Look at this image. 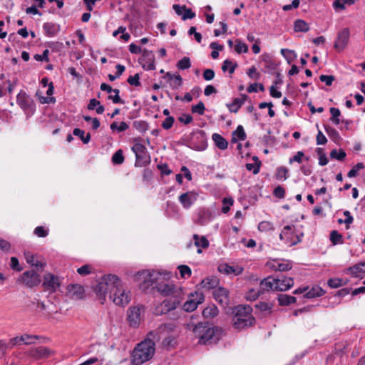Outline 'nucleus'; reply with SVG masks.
Here are the masks:
<instances>
[{
	"instance_id": "nucleus-48",
	"label": "nucleus",
	"mask_w": 365,
	"mask_h": 365,
	"mask_svg": "<svg viewBox=\"0 0 365 365\" xmlns=\"http://www.w3.org/2000/svg\"><path fill=\"white\" fill-rule=\"evenodd\" d=\"M288 173L289 170L287 168L283 166L279 167L277 170L276 178L277 179L286 180L288 178Z\"/></svg>"
},
{
	"instance_id": "nucleus-36",
	"label": "nucleus",
	"mask_w": 365,
	"mask_h": 365,
	"mask_svg": "<svg viewBox=\"0 0 365 365\" xmlns=\"http://www.w3.org/2000/svg\"><path fill=\"white\" fill-rule=\"evenodd\" d=\"M349 270L353 276L357 277L359 273L365 272V262L349 267Z\"/></svg>"
},
{
	"instance_id": "nucleus-33",
	"label": "nucleus",
	"mask_w": 365,
	"mask_h": 365,
	"mask_svg": "<svg viewBox=\"0 0 365 365\" xmlns=\"http://www.w3.org/2000/svg\"><path fill=\"white\" fill-rule=\"evenodd\" d=\"M281 53L286 58L289 64H290L297 58V54L293 50L282 48L281 49Z\"/></svg>"
},
{
	"instance_id": "nucleus-39",
	"label": "nucleus",
	"mask_w": 365,
	"mask_h": 365,
	"mask_svg": "<svg viewBox=\"0 0 365 365\" xmlns=\"http://www.w3.org/2000/svg\"><path fill=\"white\" fill-rule=\"evenodd\" d=\"M330 240L334 245L343 242V236L336 230H333L330 233Z\"/></svg>"
},
{
	"instance_id": "nucleus-5",
	"label": "nucleus",
	"mask_w": 365,
	"mask_h": 365,
	"mask_svg": "<svg viewBox=\"0 0 365 365\" xmlns=\"http://www.w3.org/2000/svg\"><path fill=\"white\" fill-rule=\"evenodd\" d=\"M184 299L183 291H178L175 297L165 299L155 309L156 315H162L175 309Z\"/></svg>"
},
{
	"instance_id": "nucleus-55",
	"label": "nucleus",
	"mask_w": 365,
	"mask_h": 365,
	"mask_svg": "<svg viewBox=\"0 0 365 365\" xmlns=\"http://www.w3.org/2000/svg\"><path fill=\"white\" fill-rule=\"evenodd\" d=\"M255 308L260 312L269 313L272 305L266 302H259L255 305Z\"/></svg>"
},
{
	"instance_id": "nucleus-50",
	"label": "nucleus",
	"mask_w": 365,
	"mask_h": 365,
	"mask_svg": "<svg viewBox=\"0 0 365 365\" xmlns=\"http://www.w3.org/2000/svg\"><path fill=\"white\" fill-rule=\"evenodd\" d=\"M232 135L240 140H245L246 138V133L242 125H240L237 126V129L232 133Z\"/></svg>"
},
{
	"instance_id": "nucleus-8",
	"label": "nucleus",
	"mask_w": 365,
	"mask_h": 365,
	"mask_svg": "<svg viewBox=\"0 0 365 365\" xmlns=\"http://www.w3.org/2000/svg\"><path fill=\"white\" fill-rule=\"evenodd\" d=\"M204 295L200 292L191 293L190 299H187L183 304V309L186 312H190L196 309L198 304L204 302Z\"/></svg>"
},
{
	"instance_id": "nucleus-38",
	"label": "nucleus",
	"mask_w": 365,
	"mask_h": 365,
	"mask_svg": "<svg viewBox=\"0 0 365 365\" xmlns=\"http://www.w3.org/2000/svg\"><path fill=\"white\" fill-rule=\"evenodd\" d=\"M346 153L344 150L339 149L337 150L336 149H334L330 153V158L332 159H336L339 161H342L346 158Z\"/></svg>"
},
{
	"instance_id": "nucleus-27",
	"label": "nucleus",
	"mask_w": 365,
	"mask_h": 365,
	"mask_svg": "<svg viewBox=\"0 0 365 365\" xmlns=\"http://www.w3.org/2000/svg\"><path fill=\"white\" fill-rule=\"evenodd\" d=\"M26 259L27 263L30 264L31 266L36 267L38 269L42 270L46 265V263L38 261L35 256L30 253L26 254Z\"/></svg>"
},
{
	"instance_id": "nucleus-51",
	"label": "nucleus",
	"mask_w": 365,
	"mask_h": 365,
	"mask_svg": "<svg viewBox=\"0 0 365 365\" xmlns=\"http://www.w3.org/2000/svg\"><path fill=\"white\" fill-rule=\"evenodd\" d=\"M364 168V165L362 163H358L349 171L347 176L349 178L356 177L358 175V171Z\"/></svg>"
},
{
	"instance_id": "nucleus-44",
	"label": "nucleus",
	"mask_w": 365,
	"mask_h": 365,
	"mask_svg": "<svg viewBox=\"0 0 365 365\" xmlns=\"http://www.w3.org/2000/svg\"><path fill=\"white\" fill-rule=\"evenodd\" d=\"M110 128L113 131L117 130L118 132H123L129 128V126L127 124V123L122 121L119 125L116 122L112 123L110 124Z\"/></svg>"
},
{
	"instance_id": "nucleus-30",
	"label": "nucleus",
	"mask_w": 365,
	"mask_h": 365,
	"mask_svg": "<svg viewBox=\"0 0 365 365\" xmlns=\"http://www.w3.org/2000/svg\"><path fill=\"white\" fill-rule=\"evenodd\" d=\"M140 277L143 279V282L146 285H149L150 282L153 283L156 278L155 277V272H150L148 271H143V272L138 273Z\"/></svg>"
},
{
	"instance_id": "nucleus-45",
	"label": "nucleus",
	"mask_w": 365,
	"mask_h": 365,
	"mask_svg": "<svg viewBox=\"0 0 365 365\" xmlns=\"http://www.w3.org/2000/svg\"><path fill=\"white\" fill-rule=\"evenodd\" d=\"M217 314H218V309L215 306L207 307L202 312L203 316L206 318L214 317L217 316Z\"/></svg>"
},
{
	"instance_id": "nucleus-2",
	"label": "nucleus",
	"mask_w": 365,
	"mask_h": 365,
	"mask_svg": "<svg viewBox=\"0 0 365 365\" xmlns=\"http://www.w3.org/2000/svg\"><path fill=\"white\" fill-rule=\"evenodd\" d=\"M149 336L134 349L132 354L133 365H141L150 360L155 353L154 339Z\"/></svg>"
},
{
	"instance_id": "nucleus-46",
	"label": "nucleus",
	"mask_w": 365,
	"mask_h": 365,
	"mask_svg": "<svg viewBox=\"0 0 365 365\" xmlns=\"http://www.w3.org/2000/svg\"><path fill=\"white\" fill-rule=\"evenodd\" d=\"M242 105V101H240V99L236 98L232 103L227 104V106L231 113H237Z\"/></svg>"
},
{
	"instance_id": "nucleus-19",
	"label": "nucleus",
	"mask_w": 365,
	"mask_h": 365,
	"mask_svg": "<svg viewBox=\"0 0 365 365\" xmlns=\"http://www.w3.org/2000/svg\"><path fill=\"white\" fill-rule=\"evenodd\" d=\"M143 307H130L128 311V321L130 326L136 327L140 322V313Z\"/></svg>"
},
{
	"instance_id": "nucleus-58",
	"label": "nucleus",
	"mask_w": 365,
	"mask_h": 365,
	"mask_svg": "<svg viewBox=\"0 0 365 365\" xmlns=\"http://www.w3.org/2000/svg\"><path fill=\"white\" fill-rule=\"evenodd\" d=\"M139 79H140L139 74L136 73L134 76H129L127 81L131 86H140V82Z\"/></svg>"
},
{
	"instance_id": "nucleus-15",
	"label": "nucleus",
	"mask_w": 365,
	"mask_h": 365,
	"mask_svg": "<svg viewBox=\"0 0 365 365\" xmlns=\"http://www.w3.org/2000/svg\"><path fill=\"white\" fill-rule=\"evenodd\" d=\"M22 282L28 287L38 285L40 282V276L34 271L25 272L21 277Z\"/></svg>"
},
{
	"instance_id": "nucleus-23",
	"label": "nucleus",
	"mask_w": 365,
	"mask_h": 365,
	"mask_svg": "<svg viewBox=\"0 0 365 365\" xmlns=\"http://www.w3.org/2000/svg\"><path fill=\"white\" fill-rule=\"evenodd\" d=\"M350 31L348 28L341 29L337 36L336 41L334 46H343L349 43Z\"/></svg>"
},
{
	"instance_id": "nucleus-9",
	"label": "nucleus",
	"mask_w": 365,
	"mask_h": 365,
	"mask_svg": "<svg viewBox=\"0 0 365 365\" xmlns=\"http://www.w3.org/2000/svg\"><path fill=\"white\" fill-rule=\"evenodd\" d=\"M103 278L104 282H107L106 287L110 295H113L112 294L116 291H120L122 283L117 275L109 274L104 275Z\"/></svg>"
},
{
	"instance_id": "nucleus-40",
	"label": "nucleus",
	"mask_w": 365,
	"mask_h": 365,
	"mask_svg": "<svg viewBox=\"0 0 365 365\" xmlns=\"http://www.w3.org/2000/svg\"><path fill=\"white\" fill-rule=\"evenodd\" d=\"M217 284V280L215 278L210 279V278H206L203 279L201 282V285L203 288L207 289H211L215 288V287Z\"/></svg>"
},
{
	"instance_id": "nucleus-53",
	"label": "nucleus",
	"mask_w": 365,
	"mask_h": 365,
	"mask_svg": "<svg viewBox=\"0 0 365 365\" xmlns=\"http://www.w3.org/2000/svg\"><path fill=\"white\" fill-rule=\"evenodd\" d=\"M178 67L180 69H187L191 66L190 61L188 57H183L181 60L178 62Z\"/></svg>"
},
{
	"instance_id": "nucleus-29",
	"label": "nucleus",
	"mask_w": 365,
	"mask_h": 365,
	"mask_svg": "<svg viewBox=\"0 0 365 365\" xmlns=\"http://www.w3.org/2000/svg\"><path fill=\"white\" fill-rule=\"evenodd\" d=\"M193 240L195 245L197 247L205 249L209 247V241L205 236L200 237L198 235L195 234L193 235Z\"/></svg>"
},
{
	"instance_id": "nucleus-18",
	"label": "nucleus",
	"mask_w": 365,
	"mask_h": 365,
	"mask_svg": "<svg viewBox=\"0 0 365 365\" xmlns=\"http://www.w3.org/2000/svg\"><path fill=\"white\" fill-rule=\"evenodd\" d=\"M177 325L174 322L165 323L159 326L156 331H150L149 336H152L153 339H160L159 334H168L175 331Z\"/></svg>"
},
{
	"instance_id": "nucleus-37",
	"label": "nucleus",
	"mask_w": 365,
	"mask_h": 365,
	"mask_svg": "<svg viewBox=\"0 0 365 365\" xmlns=\"http://www.w3.org/2000/svg\"><path fill=\"white\" fill-rule=\"evenodd\" d=\"M294 29L297 32H305L309 30V26L304 21L299 19L294 22Z\"/></svg>"
},
{
	"instance_id": "nucleus-52",
	"label": "nucleus",
	"mask_w": 365,
	"mask_h": 365,
	"mask_svg": "<svg viewBox=\"0 0 365 365\" xmlns=\"http://www.w3.org/2000/svg\"><path fill=\"white\" fill-rule=\"evenodd\" d=\"M258 229L260 232H267L269 230H273L274 227L272 223L268 221H262L259 224Z\"/></svg>"
},
{
	"instance_id": "nucleus-10",
	"label": "nucleus",
	"mask_w": 365,
	"mask_h": 365,
	"mask_svg": "<svg viewBox=\"0 0 365 365\" xmlns=\"http://www.w3.org/2000/svg\"><path fill=\"white\" fill-rule=\"evenodd\" d=\"M212 295L215 301L223 308L229 305L230 300L229 291L227 289L219 287L214 289Z\"/></svg>"
},
{
	"instance_id": "nucleus-54",
	"label": "nucleus",
	"mask_w": 365,
	"mask_h": 365,
	"mask_svg": "<svg viewBox=\"0 0 365 365\" xmlns=\"http://www.w3.org/2000/svg\"><path fill=\"white\" fill-rule=\"evenodd\" d=\"M178 269L180 271V275L183 278H187L191 275V269L187 265H179Z\"/></svg>"
},
{
	"instance_id": "nucleus-56",
	"label": "nucleus",
	"mask_w": 365,
	"mask_h": 365,
	"mask_svg": "<svg viewBox=\"0 0 365 365\" xmlns=\"http://www.w3.org/2000/svg\"><path fill=\"white\" fill-rule=\"evenodd\" d=\"M34 232L39 237H45L48 235V230L43 226H38L35 228Z\"/></svg>"
},
{
	"instance_id": "nucleus-64",
	"label": "nucleus",
	"mask_w": 365,
	"mask_h": 365,
	"mask_svg": "<svg viewBox=\"0 0 365 365\" xmlns=\"http://www.w3.org/2000/svg\"><path fill=\"white\" fill-rule=\"evenodd\" d=\"M133 126L140 132H145L148 130V124L144 121H135Z\"/></svg>"
},
{
	"instance_id": "nucleus-6",
	"label": "nucleus",
	"mask_w": 365,
	"mask_h": 365,
	"mask_svg": "<svg viewBox=\"0 0 365 365\" xmlns=\"http://www.w3.org/2000/svg\"><path fill=\"white\" fill-rule=\"evenodd\" d=\"M136 158L135 166H145L150 163V158L147 152V149L144 145L140 143H135L132 147Z\"/></svg>"
},
{
	"instance_id": "nucleus-13",
	"label": "nucleus",
	"mask_w": 365,
	"mask_h": 365,
	"mask_svg": "<svg viewBox=\"0 0 365 365\" xmlns=\"http://www.w3.org/2000/svg\"><path fill=\"white\" fill-rule=\"evenodd\" d=\"M140 62L142 64L143 68L153 71L155 69V56L152 51L147 49H144L143 51V56L140 59Z\"/></svg>"
},
{
	"instance_id": "nucleus-11",
	"label": "nucleus",
	"mask_w": 365,
	"mask_h": 365,
	"mask_svg": "<svg viewBox=\"0 0 365 365\" xmlns=\"http://www.w3.org/2000/svg\"><path fill=\"white\" fill-rule=\"evenodd\" d=\"M16 102L24 110H34L35 104L33 99L24 91H21L17 95Z\"/></svg>"
},
{
	"instance_id": "nucleus-26",
	"label": "nucleus",
	"mask_w": 365,
	"mask_h": 365,
	"mask_svg": "<svg viewBox=\"0 0 365 365\" xmlns=\"http://www.w3.org/2000/svg\"><path fill=\"white\" fill-rule=\"evenodd\" d=\"M212 138L215 145L220 150H225L227 148L228 143L225 138L218 133H214Z\"/></svg>"
},
{
	"instance_id": "nucleus-32",
	"label": "nucleus",
	"mask_w": 365,
	"mask_h": 365,
	"mask_svg": "<svg viewBox=\"0 0 365 365\" xmlns=\"http://www.w3.org/2000/svg\"><path fill=\"white\" fill-rule=\"evenodd\" d=\"M323 289L319 287H313L309 292H306L304 295L305 298H314L317 297H320L324 294Z\"/></svg>"
},
{
	"instance_id": "nucleus-28",
	"label": "nucleus",
	"mask_w": 365,
	"mask_h": 365,
	"mask_svg": "<svg viewBox=\"0 0 365 365\" xmlns=\"http://www.w3.org/2000/svg\"><path fill=\"white\" fill-rule=\"evenodd\" d=\"M277 299L281 306H288L296 302V297L288 294H278Z\"/></svg>"
},
{
	"instance_id": "nucleus-24",
	"label": "nucleus",
	"mask_w": 365,
	"mask_h": 365,
	"mask_svg": "<svg viewBox=\"0 0 365 365\" xmlns=\"http://www.w3.org/2000/svg\"><path fill=\"white\" fill-rule=\"evenodd\" d=\"M269 267L274 271L286 272L289 271L292 268V264L289 261L278 262L274 261L269 263Z\"/></svg>"
},
{
	"instance_id": "nucleus-22",
	"label": "nucleus",
	"mask_w": 365,
	"mask_h": 365,
	"mask_svg": "<svg viewBox=\"0 0 365 365\" xmlns=\"http://www.w3.org/2000/svg\"><path fill=\"white\" fill-rule=\"evenodd\" d=\"M106 283L103 280V278L102 277L101 280L98 282V284L94 287V292L99 297L100 299H101L103 301L106 299V297L107 294L108 293V289L106 287ZM103 304V302H101Z\"/></svg>"
},
{
	"instance_id": "nucleus-14",
	"label": "nucleus",
	"mask_w": 365,
	"mask_h": 365,
	"mask_svg": "<svg viewBox=\"0 0 365 365\" xmlns=\"http://www.w3.org/2000/svg\"><path fill=\"white\" fill-rule=\"evenodd\" d=\"M112 294L109 295V297L113 299L116 305L124 306L128 304L130 300L129 293L125 292L122 286L120 287V291H116Z\"/></svg>"
},
{
	"instance_id": "nucleus-63",
	"label": "nucleus",
	"mask_w": 365,
	"mask_h": 365,
	"mask_svg": "<svg viewBox=\"0 0 365 365\" xmlns=\"http://www.w3.org/2000/svg\"><path fill=\"white\" fill-rule=\"evenodd\" d=\"M174 121L175 119L173 117L168 116L162 123V127L165 130H168L173 126Z\"/></svg>"
},
{
	"instance_id": "nucleus-49",
	"label": "nucleus",
	"mask_w": 365,
	"mask_h": 365,
	"mask_svg": "<svg viewBox=\"0 0 365 365\" xmlns=\"http://www.w3.org/2000/svg\"><path fill=\"white\" fill-rule=\"evenodd\" d=\"M261 164V161H258V163H255L254 164L247 163L245 167L247 170L252 171L254 175H257L259 172Z\"/></svg>"
},
{
	"instance_id": "nucleus-1",
	"label": "nucleus",
	"mask_w": 365,
	"mask_h": 365,
	"mask_svg": "<svg viewBox=\"0 0 365 365\" xmlns=\"http://www.w3.org/2000/svg\"><path fill=\"white\" fill-rule=\"evenodd\" d=\"M189 329L199 339V344L209 345L217 343L221 338L222 330L208 322L189 324Z\"/></svg>"
},
{
	"instance_id": "nucleus-34",
	"label": "nucleus",
	"mask_w": 365,
	"mask_h": 365,
	"mask_svg": "<svg viewBox=\"0 0 365 365\" xmlns=\"http://www.w3.org/2000/svg\"><path fill=\"white\" fill-rule=\"evenodd\" d=\"M356 0H336L333 3V7L335 10L341 9L344 10L345 9V5H352L355 3Z\"/></svg>"
},
{
	"instance_id": "nucleus-16",
	"label": "nucleus",
	"mask_w": 365,
	"mask_h": 365,
	"mask_svg": "<svg viewBox=\"0 0 365 365\" xmlns=\"http://www.w3.org/2000/svg\"><path fill=\"white\" fill-rule=\"evenodd\" d=\"M38 339H39L38 336L30 334H23L20 336H16L10 339L11 347L22 344L26 345L33 344Z\"/></svg>"
},
{
	"instance_id": "nucleus-62",
	"label": "nucleus",
	"mask_w": 365,
	"mask_h": 365,
	"mask_svg": "<svg viewBox=\"0 0 365 365\" xmlns=\"http://www.w3.org/2000/svg\"><path fill=\"white\" fill-rule=\"evenodd\" d=\"M92 267L89 264H85L77 269L80 275H88L91 272Z\"/></svg>"
},
{
	"instance_id": "nucleus-43",
	"label": "nucleus",
	"mask_w": 365,
	"mask_h": 365,
	"mask_svg": "<svg viewBox=\"0 0 365 365\" xmlns=\"http://www.w3.org/2000/svg\"><path fill=\"white\" fill-rule=\"evenodd\" d=\"M330 113L331 115L330 120L332 123H334L335 125H339L340 123V120H339V117L341 115V112H340L339 109L336 108H331Z\"/></svg>"
},
{
	"instance_id": "nucleus-42",
	"label": "nucleus",
	"mask_w": 365,
	"mask_h": 365,
	"mask_svg": "<svg viewBox=\"0 0 365 365\" xmlns=\"http://www.w3.org/2000/svg\"><path fill=\"white\" fill-rule=\"evenodd\" d=\"M124 160L122 150H117L112 156V163L115 165H121L123 163Z\"/></svg>"
},
{
	"instance_id": "nucleus-21",
	"label": "nucleus",
	"mask_w": 365,
	"mask_h": 365,
	"mask_svg": "<svg viewBox=\"0 0 365 365\" xmlns=\"http://www.w3.org/2000/svg\"><path fill=\"white\" fill-rule=\"evenodd\" d=\"M67 289L73 299H80L83 297L84 288L80 284H70Z\"/></svg>"
},
{
	"instance_id": "nucleus-41",
	"label": "nucleus",
	"mask_w": 365,
	"mask_h": 365,
	"mask_svg": "<svg viewBox=\"0 0 365 365\" xmlns=\"http://www.w3.org/2000/svg\"><path fill=\"white\" fill-rule=\"evenodd\" d=\"M237 66V63H233L230 60L227 59L223 62L222 70L224 72L229 70V73L230 74H232L235 72V70Z\"/></svg>"
},
{
	"instance_id": "nucleus-60",
	"label": "nucleus",
	"mask_w": 365,
	"mask_h": 365,
	"mask_svg": "<svg viewBox=\"0 0 365 365\" xmlns=\"http://www.w3.org/2000/svg\"><path fill=\"white\" fill-rule=\"evenodd\" d=\"M335 78L334 76H328V75H321L319 76V80L322 81V82H324L325 83V84L328 86H330L333 81H334Z\"/></svg>"
},
{
	"instance_id": "nucleus-47",
	"label": "nucleus",
	"mask_w": 365,
	"mask_h": 365,
	"mask_svg": "<svg viewBox=\"0 0 365 365\" xmlns=\"http://www.w3.org/2000/svg\"><path fill=\"white\" fill-rule=\"evenodd\" d=\"M125 28L120 27L118 30L115 31L113 34V36L117 37L118 35L120 34L119 38L124 41H127L130 38V35L125 32Z\"/></svg>"
},
{
	"instance_id": "nucleus-59",
	"label": "nucleus",
	"mask_w": 365,
	"mask_h": 365,
	"mask_svg": "<svg viewBox=\"0 0 365 365\" xmlns=\"http://www.w3.org/2000/svg\"><path fill=\"white\" fill-rule=\"evenodd\" d=\"M175 338L173 336L165 337L163 341V346L166 348L173 347L175 344Z\"/></svg>"
},
{
	"instance_id": "nucleus-57",
	"label": "nucleus",
	"mask_w": 365,
	"mask_h": 365,
	"mask_svg": "<svg viewBox=\"0 0 365 365\" xmlns=\"http://www.w3.org/2000/svg\"><path fill=\"white\" fill-rule=\"evenodd\" d=\"M205 105L202 101H200L197 105L192 107V112L198 113L199 115H203L205 113Z\"/></svg>"
},
{
	"instance_id": "nucleus-17",
	"label": "nucleus",
	"mask_w": 365,
	"mask_h": 365,
	"mask_svg": "<svg viewBox=\"0 0 365 365\" xmlns=\"http://www.w3.org/2000/svg\"><path fill=\"white\" fill-rule=\"evenodd\" d=\"M156 289L162 295L168 297H175L178 291H182L181 287L173 284H159L156 286Z\"/></svg>"
},
{
	"instance_id": "nucleus-35",
	"label": "nucleus",
	"mask_w": 365,
	"mask_h": 365,
	"mask_svg": "<svg viewBox=\"0 0 365 365\" xmlns=\"http://www.w3.org/2000/svg\"><path fill=\"white\" fill-rule=\"evenodd\" d=\"M73 135L81 138L83 143H88L91 140V134L87 133L85 136V132L80 128H75L73 132Z\"/></svg>"
},
{
	"instance_id": "nucleus-3",
	"label": "nucleus",
	"mask_w": 365,
	"mask_h": 365,
	"mask_svg": "<svg viewBox=\"0 0 365 365\" xmlns=\"http://www.w3.org/2000/svg\"><path fill=\"white\" fill-rule=\"evenodd\" d=\"M250 306L238 305L233 309L232 324L235 328L241 329L250 327L255 323V318L252 316Z\"/></svg>"
},
{
	"instance_id": "nucleus-61",
	"label": "nucleus",
	"mask_w": 365,
	"mask_h": 365,
	"mask_svg": "<svg viewBox=\"0 0 365 365\" xmlns=\"http://www.w3.org/2000/svg\"><path fill=\"white\" fill-rule=\"evenodd\" d=\"M273 194L277 198H284L285 195V190L283 187L278 185L274 188Z\"/></svg>"
},
{
	"instance_id": "nucleus-31",
	"label": "nucleus",
	"mask_w": 365,
	"mask_h": 365,
	"mask_svg": "<svg viewBox=\"0 0 365 365\" xmlns=\"http://www.w3.org/2000/svg\"><path fill=\"white\" fill-rule=\"evenodd\" d=\"M324 129L329 138L335 143H338L341 140L340 135L335 128L330 125H324Z\"/></svg>"
},
{
	"instance_id": "nucleus-20",
	"label": "nucleus",
	"mask_w": 365,
	"mask_h": 365,
	"mask_svg": "<svg viewBox=\"0 0 365 365\" xmlns=\"http://www.w3.org/2000/svg\"><path fill=\"white\" fill-rule=\"evenodd\" d=\"M218 270L221 273L237 276L243 272V268L240 266H230L227 264H222L219 265Z\"/></svg>"
},
{
	"instance_id": "nucleus-25",
	"label": "nucleus",
	"mask_w": 365,
	"mask_h": 365,
	"mask_svg": "<svg viewBox=\"0 0 365 365\" xmlns=\"http://www.w3.org/2000/svg\"><path fill=\"white\" fill-rule=\"evenodd\" d=\"M195 199V195L192 192H185L179 197V201L185 208H188L192 204L193 200Z\"/></svg>"
},
{
	"instance_id": "nucleus-12",
	"label": "nucleus",
	"mask_w": 365,
	"mask_h": 365,
	"mask_svg": "<svg viewBox=\"0 0 365 365\" xmlns=\"http://www.w3.org/2000/svg\"><path fill=\"white\" fill-rule=\"evenodd\" d=\"M42 285L46 290L54 292L60 287L61 282L58 277L51 273H47L43 276Z\"/></svg>"
},
{
	"instance_id": "nucleus-7",
	"label": "nucleus",
	"mask_w": 365,
	"mask_h": 365,
	"mask_svg": "<svg viewBox=\"0 0 365 365\" xmlns=\"http://www.w3.org/2000/svg\"><path fill=\"white\" fill-rule=\"evenodd\" d=\"M54 350L44 346L33 347L29 350L28 354L36 360H45L54 355Z\"/></svg>"
},
{
	"instance_id": "nucleus-4",
	"label": "nucleus",
	"mask_w": 365,
	"mask_h": 365,
	"mask_svg": "<svg viewBox=\"0 0 365 365\" xmlns=\"http://www.w3.org/2000/svg\"><path fill=\"white\" fill-rule=\"evenodd\" d=\"M293 285L294 279L292 277H279V276L268 277L260 282V287L263 291L284 292L289 289Z\"/></svg>"
}]
</instances>
